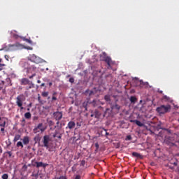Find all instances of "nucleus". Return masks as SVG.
Returning a JSON list of instances; mask_svg holds the SVG:
<instances>
[{
  "mask_svg": "<svg viewBox=\"0 0 179 179\" xmlns=\"http://www.w3.org/2000/svg\"><path fill=\"white\" fill-rule=\"evenodd\" d=\"M137 100H138V99H136V96H133L130 97L131 103H136Z\"/></svg>",
  "mask_w": 179,
  "mask_h": 179,
  "instance_id": "nucleus-20",
  "label": "nucleus"
},
{
  "mask_svg": "<svg viewBox=\"0 0 179 179\" xmlns=\"http://www.w3.org/2000/svg\"><path fill=\"white\" fill-rule=\"evenodd\" d=\"M6 81H7V82H10V78H7V79H6Z\"/></svg>",
  "mask_w": 179,
  "mask_h": 179,
  "instance_id": "nucleus-47",
  "label": "nucleus"
},
{
  "mask_svg": "<svg viewBox=\"0 0 179 179\" xmlns=\"http://www.w3.org/2000/svg\"><path fill=\"white\" fill-rule=\"evenodd\" d=\"M130 122H134L135 124H136V125H138V127H143V123L141 122V121L138 120H130Z\"/></svg>",
  "mask_w": 179,
  "mask_h": 179,
  "instance_id": "nucleus-14",
  "label": "nucleus"
},
{
  "mask_svg": "<svg viewBox=\"0 0 179 179\" xmlns=\"http://www.w3.org/2000/svg\"><path fill=\"white\" fill-rule=\"evenodd\" d=\"M102 54L103 55L101 56V61H103V62H106V64H107L108 69H112V65H114V62L113 61L111 57L107 56V53H106V52H103Z\"/></svg>",
  "mask_w": 179,
  "mask_h": 179,
  "instance_id": "nucleus-1",
  "label": "nucleus"
},
{
  "mask_svg": "<svg viewBox=\"0 0 179 179\" xmlns=\"http://www.w3.org/2000/svg\"><path fill=\"white\" fill-rule=\"evenodd\" d=\"M37 83H41V80H37Z\"/></svg>",
  "mask_w": 179,
  "mask_h": 179,
  "instance_id": "nucleus-48",
  "label": "nucleus"
},
{
  "mask_svg": "<svg viewBox=\"0 0 179 179\" xmlns=\"http://www.w3.org/2000/svg\"><path fill=\"white\" fill-rule=\"evenodd\" d=\"M171 108V106L170 105H162L159 107H157L156 109L157 113L159 114H166L170 109Z\"/></svg>",
  "mask_w": 179,
  "mask_h": 179,
  "instance_id": "nucleus-2",
  "label": "nucleus"
},
{
  "mask_svg": "<svg viewBox=\"0 0 179 179\" xmlns=\"http://www.w3.org/2000/svg\"><path fill=\"white\" fill-rule=\"evenodd\" d=\"M38 100H40V96H38Z\"/></svg>",
  "mask_w": 179,
  "mask_h": 179,
  "instance_id": "nucleus-56",
  "label": "nucleus"
},
{
  "mask_svg": "<svg viewBox=\"0 0 179 179\" xmlns=\"http://www.w3.org/2000/svg\"><path fill=\"white\" fill-rule=\"evenodd\" d=\"M126 141H132V136L131 135L127 136Z\"/></svg>",
  "mask_w": 179,
  "mask_h": 179,
  "instance_id": "nucleus-31",
  "label": "nucleus"
},
{
  "mask_svg": "<svg viewBox=\"0 0 179 179\" xmlns=\"http://www.w3.org/2000/svg\"><path fill=\"white\" fill-rule=\"evenodd\" d=\"M24 100H26V98L23 94H20L16 98V104L21 110H23V101H24Z\"/></svg>",
  "mask_w": 179,
  "mask_h": 179,
  "instance_id": "nucleus-4",
  "label": "nucleus"
},
{
  "mask_svg": "<svg viewBox=\"0 0 179 179\" xmlns=\"http://www.w3.org/2000/svg\"><path fill=\"white\" fill-rule=\"evenodd\" d=\"M36 167L38 169L40 167H43V169H45V167H47V166H48V164H44L43 162H36Z\"/></svg>",
  "mask_w": 179,
  "mask_h": 179,
  "instance_id": "nucleus-12",
  "label": "nucleus"
},
{
  "mask_svg": "<svg viewBox=\"0 0 179 179\" xmlns=\"http://www.w3.org/2000/svg\"><path fill=\"white\" fill-rule=\"evenodd\" d=\"M30 83H31V82H30L28 78H22L20 80V85H22V86L30 85Z\"/></svg>",
  "mask_w": 179,
  "mask_h": 179,
  "instance_id": "nucleus-9",
  "label": "nucleus"
},
{
  "mask_svg": "<svg viewBox=\"0 0 179 179\" xmlns=\"http://www.w3.org/2000/svg\"><path fill=\"white\" fill-rule=\"evenodd\" d=\"M23 143H22V141H18L17 143V148H21L22 149H23Z\"/></svg>",
  "mask_w": 179,
  "mask_h": 179,
  "instance_id": "nucleus-25",
  "label": "nucleus"
},
{
  "mask_svg": "<svg viewBox=\"0 0 179 179\" xmlns=\"http://www.w3.org/2000/svg\"><path fill=\"white\" fill-rule=\"evenodd\" d=\"M27 50H33V48H31V47H30V46H28V47H27Z\"/></svg>",
  "mask_w": 179,
  "mask_h": 179,
  "instance_id": "nucleus-42",
  "label": "nucleus"
},
{
  "mask_svg": "<svg viewBox=\"0 0 179 179\" xmlns=\"http://www.w3.org/2000/svg\"><path fill=\"white\" fill-rule=\"evenodd\" d=\"M34 76H36V73H32V75L30 76L29 78L30 79H33V78H34Z\"/></svg>",
  "mask_w": 179,
  "mask_h": 179,
  "instance_id": "nucleus-34",
  "label": "nucleus"
},
{
  "mask_svg": "<svg viewBox=\"0 0 179 179\" xmlns=\"http://www.w3.org/2000/svg\"><path fill=\"white\" fill-rule=\"evenodd\" d=\"M5 125H6V120H1L0 122V127H5Z\"/></svg>",
  "mask_w": 179,
  "mask_h": 179,
  "instance_id": "nucleus-23",
  "label": "nucleus"
},
{
  "mask_svg": "<svg viewBox=\"0 0 179 179\" xmlns=\"http://www.w3.org/2000/svg\"><path fill=\"white\" fill-rule=\"evenodd\" d=\"M44 86H45V83H42V84L41 85V87H44Z\"/></svg>",
  "mask_w": 179,
  "mask_h": 179,
  "instance_id": "nucleus-45",
  "label": "nucleus"
},
{
  "mask_svg": "<svg viewBox=\"0 0 179 179\" xmlns=\"http://www.w3.org/2000/svg\"><path fill=\"white\" fill-rule=\"evenodd\" d=\"M162 100L164 101H168V103H172L173 102V100H171V99H170V97H169L166 95L163 96Z\"/></svg>",
  "mask_w": 179,
  "mask_h": 179,
  "instance_id": "nucleus-15",
  "label": "nucleus"
},
{
  "mask_svg": "<svg viewBox=\"0 0 179 179\" xmlns=\"http://www.w3.org/2000/svg\"><path fill=\"white\" fill-rule=\"evenodd\" d=\"M34 87V84L33 82H31L29 84H28V86L25 87L26 90H30V89H33Z\"/></svg>",
  "mask_w": 179,
  "mask_h": 179,
  "instance_id": "nucleus-16",
  "label": "nucleus"
},
{
  "mask_svg": "<svg viewBox=\"0 0 179 179\" xmlns=\"http://www.w3.org/2000/svg\"><path fill=\"white\" fill-rule=\"evenodd\" d=\"M5 59L7 60V61H9V56L8 55H5Z\"/></svg>",
  "mask_w": 179,
  "mask_h": 179,
  "instance_id": "nucleus-39",
  "label": "nucleus"
},
{
  "mask_svg": "<svg viewBox=\"0 0 179 179\" xmlns=\"http://www.w3.org/2000/svg\"><path fill=\"white\" fill-rule=\"evenodd\" d=\"M178 164L177 162H174V163H173V165H174V166H177Z\"/></svg>",
  "mask_w": 179,
  "mask_h": 179,
  "instance_id": "nucleus-51",
  "label": "nucleus"
},
{
  "mask_svg": "<svg viewBox=\"0 0 179 179\" xmlns=\"http://www.w3.org/2000/svg\"><path fill=\"white\" fill-rule=\"evenodd\" d=\"M1 178L2 179H8V178H9V176L7 173H4L2 175Z\"/></svg>",
  "mask_w": 179,
  "mask_h": 179,
  "instance_id": "nucleus-28",
  "label": "nucleus"
},
{
  "mask_svg": "<svg viewBox=\"0 0 179 179\" xmlns=\"http://www.w3.org/2000/svg\"><path fill=\"white\" fill-rule=\"evenodd\" d=\"M100 112L99 110H95L92 114H91V117H94V118H100Z\"/></svg>",
  "mask_w": 179,
  "mask_h": 179,
  "instance_id": "nucleus-13",
  "label": "nucleus"
},
{
  "mask_svg": "<svg viewBox=\"0 0 179 179\" xmlns=\"http://www.w3.org/2000/svg\"><path fill=\"white\" fill-rule=\"evenodd\" d=\"M75 127H76V123L74 121H70L67 124L66 129H74Z\"/></svg>",
  "mask_w": 179,
  "mask_h": 179,
  "instance_id": "nucleus-11",
  "label": "nucleus"
},
{
  "mask_svg": "<svg viewBox=\"0 0 179 179\" xmlns=\"http://www.w3.org/2000/svg\"><path fill=\"white\" fill-rule=\"evenodd\" d=\"M1 62H2V59H0V68H1V66H5V64H1Z\"/></svg>",
  "mask_w": 179,
  "mask_h": 179,
  "instance_id": "nucleus-36",
  "label": "nucleus"
},
{
  "mask_svg": "<svg viewBox=\"0 0 179 179\" xmlns=\"http://www.w3.org/2000/svg\"><path fill=\"white\" fill-rule=\"evenodd\" d=\"M0 120H1V117H0Z\"/></svg>",
  "mask_w": 179,
  "mask_h": 179,
  "instance_id": "nucleus-57",
  "label": "nucleus"
},
{
  "mask_svg": "<svg viewBox=\"0 0 179 179\" xmlns=\"http://www.w3.org/2000/svg\"><path fill=\"white\" fill-rule=\"evenodd\" d=\"M106 135H110V134H109V133H108V132H106Z\"/></svg>",
  "mask_w": 179,
  "mask_h": 179,
  "instance_id": "nucleus-53",
  "label": "nucleus"
},
{
  "mask_svg": "<svg viewBox=\"0 0 179 179\" xmlns=\"http://www.w3.org/2000/svg\"><path fill=\"white\" fill-rule=\"evenodd\" d=\"M53 117L56 120V121H57V124L58 125V124H59V121L62 120V112H55L53 113Z\"/></svg>",
  "mask_w": 179,
  "mask_h": 179,
  "instance_id": "nucleus-6",
  "label": "nucleus"
},
{
  "mask_svg": "<svg viewBox=\"0 0 179 179\" xmlns=\"http://www.w3.org/2000/svg\"><path fill=\"white\" fill-rule=\"evenodd\" d=\"M56 94H57V92H54L53 93V96L52 97V101L57 100V97L55 96Z\"/></svg>",
  "mask_w": 179,
  "mask_h": 179,
  "instance_id": "nucleus-32",
  "label": "nucleus"
},
{
  "mask_svg": "<svg viewBox=\"0 0 179 179\" xmlns=\"http://www.w3.org/2000/svg\"><path fill=\"white\" fill-rule=\"evenodd\" d=\"M104 99L106 100V101H107L108 103H110V101H111V96L110 95H106L104 96Z\"/></svg>",
  "mask_w": 179,
  "mask_h": 179,
  "instance_id": "nucleus-21",
  "label": "nucleus"
},
{
  "mask_svg": "<svg viewBox=\"0 0 179 179\" xmlns=\"http://www.w3.org/2000/svg\"><path fill=\"white\" fill-rule=\"evenodd\" d=\"M47 129V127H44V124L39 123L36 127H35L33 129L34 134H38L41 132V134H43L44 131Z\"/></svg>",
  "mask_w": 179,
  "mask_h": 179,
  "instance_id": "nucleus-3",
  "label": "nucleus"
},
{
  "mask_svg": "<svg viewBox=\"0 0 179 179\" xmlns=\"http://www.w3.org/2000/svg\"><path fill=\"white\" fill-rule=\"evenodd\" d=\"M140 85L141 87H143V86H145V87H148V86H149V83L148 82L144 83L143 80H140Z\"/></svg>",
  "mask_w": 179,
  "mask_h": 179,
  "instance_id": "nucleus-18",
  "label": "nucleus"
},
{
  "mask_svg": "<svg viewBox=\"0 0 179 179\" xmlns=\"http://www.w3.org/2000/svg\"><path fill=\"white\" fill-rule=\"evenodd\" d=\"M37 71V67L34 66H29L27 68V73H36Z\"/></svg>",
  "mask_w": 179,
  "mask_h": 179,
  "instance_id": "nucleus-8",
  "label": "nucleus"
},
{
  "mask_svg": "<svg viewBox=\"0 0 179 179\" xmlns=\"http://www.w3.org/2000/svg\"><path fill=\"white\" fill-rule=\"evenodd\" d=\"M1 131L3 133L5 131V128L4 127L1 128Z\"/></svg>",
  "mask_w": 179,
  "mask_h": 179,
  "instance_id": "nucleus-43",
  "label": "nucleus"
},
{
  "mask_svg": "<svg viewBox=\"0 0 179 179\" xmlns=\"http://www.w3.org/2000/svg\"><path fill=\"white\" fill-rule=\"evenodd\" d=\"M69 82H70V83H73V82H75V79L73 78H70Z\"/></svg>",
  "mask_w": 179,
  "mask_h": 179,
  "instance_id": "nucleus-33",
  "label": "nucleus"
},
{
  "mask_svg": "<svg viewBox=\"0 0 179 179\" xmlns=\"http://www.w3.org/2000/svg\"><path fill=\"white\" fill-rule=\"evenodd\" d=\"M53 138H58V139H61V138H62V134H59V133L56 131L53 135Z\"/></svg>",
  "mask_w": 179,
  "mask_h": 179,
  "instance_id": "nucleus-17",
  "label": "nucleus"
},
{
  "mask_svg": "<svg viewBox=\"0 0 179 179\" xmlns=\"http://www.w3.org/2000/svg\"><path fill=\"white\" fill-rule=\"evenodd\" d=\"M10 47H13V45H10Z\"/></svg>",
  "mask_w": 179,
  "mask_h": 179,
  "instance_id": "nucleus-54",
  "label": "nucleus"
},
{
  "mask_svg": "<svg viewBox=\"0 0 179 179\" xmlns=\"http://www.w3.org/2000/svg\"><path fill=\"white\" fill-rule=\"evenodd\" d=\"M23 170H27V166L26 165H24L22 166Z\"/></svg>",
  "mask_w": 179,
  "mask_h": 179,
  "instance_id": "nucleus-40",
  "label": "nucleus"
},
{
  "mask_svg": "<svg viewBox=\"0 0 179 179\" xmlns=\"http://www.w3.org/2000/svg\"><path fill=\"white\" fill-rule=\"evenodd\" d=\"M115 107H120V106L118 104H115Z\"/></svg>",
  "mask_w": 179,
  "mask_h": 179,
  "instance_id": "nucleus-52",
  "label": "nucleus"
},
{
  "mask_svg": "<svg viewBox=\"0 0 179 179\" xmlns=\"http://www.w3.org/2000/svg\"><path fill=\"white\" fill-rule=\"evenodd\" d=\"M74 179H80V176L77 175Z\"/></svg>",
  "mask_w": 179,
  "mask_h": 179,
  "instance_id": "nucleus-41",
  "label": "nucleus"
},
{
  "mask_svg": "<svg viewBox=\"0 0 179 179\" xmlns=\"http://www.w3.org/2000/svg\"><path fill=\"white\" fill-rule=\"evenodd\" d=\"M132 156H134V157H141V154L134 152L132 153Z\"/></svg>",
  "mask_w": 179,
  "mask_h": 179,
  "instance_id": "nucleus-27",
  "label": "nucleus"
},
{
  "mask_svg": "<svg viewBox=\"0 0 179 179\" xmlns=\"http://www.w3.org/2000/svg\"><path fill=\"white\" fill-rule=\"evenodd\" d=\"M3 85L5 83V82L2 81Z\"/></svg>",
  "mask_w": 179,
  "mask_h": 179,
  "instance_id": "nucleus-55",
  "label": "nucleus"
},
{
  "mask_svg": "<svg viewBox=\"0 0 179 179\" xmlns=\"http://www.w3.org/2000/svg\"><path fill=\"white\" fill-rule=\"evenodd\" d=\"M99 146H100V145H99V143H95V148H96V150H99Z\"/></svg>",
  "mask_w": 179,
  "mask_h": 179,
  "instance_id": "nucleus-35",
  "label": "nucleus"
},
{
  "mask_svg": "<svg viewBox=\"0 0 179 179\" xmlns=\"http://www.w3.org/2000/svg\"><path fill=\"white\" fill-rule=\"evenodd\" d=\"M31 106H32V103H30L28 105V107H31Z\"/></svg>",
  "mask_w": 179,
  "mask_h": 179,
  "instance_id": "nucleus-50",
  "label": "nucleus"
},
{
  "mask_svg": "<svg viewBox=\"0 0 179 179\" xmlns=\"http://www.w3.org/2000/svg\"><path fill=\"white\" fill-rule=\"evenodd\" d=\"M27 43H29V44H31V40L27 39Z\"/></svg>",
  "mask_w": 179,
  "mask_h": 179,
  "instance_id": "nucleus-44",
  "label": "nucleus"
},
{
  "mask_svg": "<svg viewBox=\"0 0 179 179\" xmlns=\"http://www.w3.org/2000/svg\"><path fill=\"white\" fill-rule=\"evenodd\" d=\"M49 86L50 87L52 86V83H49Z\"/></svg>",
  "mask_w": 179,
  "mask_h": 179,
  "instance_id": "nucleus-49",
  "label": "nucleus"
},
{
  "mask_svg": "<svg viewBox=\"0 0 179 179\" xmlns=\"http://www.w3.org/2000/svg\"><path fill=\"white\" fill-rule=\"evenodd\" d=\"M21 141H22V143L25 146H27V145H29V143H30V138L27 136H24L23 138L21 139Z\"/></svg>",
  "mask_w": 179,
  "mask_h": 179,
  "instance_id": "nucleus-10",
  "label": "nucleus"
},
{
  "mask_svg": "<svg viewBox=\"0 0 179 179\" xmlns=\"http://www.w3.org/2000/svg\"><path fill=\"white\" fill-rule=\"evenodd\" d=\"M20 139V134H16L14 137L13 142H17Z\"/></svg>",
  "mask_w": 179,
  "mask_h": 179,
  "instance_id": "nucleus-24",
  "label": "nucleus"
},
{
  "mask_svg": "<svg viewBox=\"0 0 179 179\" xmlns=\"http://www.w3.org/2000/svg\"><path fill=\"white\" fill-rule=\"evenodd\" d=\"M76 127L75 128V129H79V128L82 127V122H77L76 123Z\"/></svg>",
  "mask_w": 179,
  "mask_h": 179,
  "instance_id": "nucleus-26",
  "label": "nucleus"
},
{
  "mask_svg": "<svg viewBox=\"0 0 179 179\" xmlns=\"http://www.w3.org/2000/svg\"><path fill=\"white\" fill-rule=\"evenodd\" d=\"M22 122H23L24 124L26 122V120H24V119H22Z\"/></svg>",
  "mask_w": 179,
  "mask_h": 179,
  "instance_id": "nucleus-46",
  "label": "nucleus"
},
{
  "mask_svg": "<svg viewBox=\"0 0 179 179\" xmlns=\"http://www.w3.org/2000/svg\"><path fill=\"white\" fill-rule=\"evenodd\" d=\"M43 146L45 148H50V145H48V143H50V136L48 135H45L43 136Z\"/></svg>",
  "mask_w": 179,
  "mask_h": 179,
  "instance_id": "nucleus-7",
  "label": "nucleus"
},
{
  "mask_svg": "<svg viewBox=\"0 0 179 179\" xmlns=\"http://www.w3.org/2000/svg\"><path fill=\"white\" fill-rule=\"evenodd\" d=\"M85 93H87V94H89V96H93V94H96V92H94V91L93 90H86Z\"/></svg>",
  "mask_w": 179,
  "mask_h": 179,
  "instance_id": "nucleus-19",
  "label": "nucleus"
},
{
  "mask_svg": "<svg viewBox=\"0 0 179 179\" xmlns=\"http://www.w3.org/2000/svg\"><path fill=\"white\" fill-rule=\"evenodd\" d=\"M29 59L31 62H34V64H40V62H41V58L36 56V55H30Z\"/></svg>",
  "mask_w": 179,
  "mask_h": 179,
  "instance_id": "nucleus-5",
  "label": "nucleus"
},
{
  "mask_svg": "<svg viewBox=\"0 0 179 179\" xmlns=\"http://www.w3.org/2000/svg\"><path fill=\"white\" fill-rule=\"evenodd\" d=\"M6 153H8L9 157H12V152L10 151H8Z\"/></svg>",
  "mask_w": 179,
  "mask_h": 179,
  "instance_id": "nucleus-37",
  "label": "nucleus"
},
{
  "mask_svg": "<svg viewBox=\"0 0 179 179\" xmlns=\"http://www.w3.org/2000/svg\"><path fill=\"white\" fill-rule=\"evenodd\" d=\"M43 97H48V92H42Z\"/></svg>",
  "mask_w": 179,
  "mask_h": 179,
  "instance_id": "nucleus-30",
  "label": "nucleus"
},
{
  "mask_svg": "<svg viewBox=\"0 0 179 179\" xmlns=\"http://www.w3.org/2000/svg\"><path fill=\"white\" fill-rule=\"evenodd\" d=\"M57 179H67L66 176H60L57 178Z\"/></svg>",
  "mask_w": 179,
  "mask_h": 179,
  "instance_id": "nucleus-38",
  "label": "nucleus"
},
{
  "mask_svg": "<svg viewBox=\"0 0 179 179\" xmlns=\"http://www.w3.org/2000/svg\"><path fill=\"white\" fill-rule=\"evenodd\" d=\"M98 103H99V101L94 100L93 102H92V105L94 106V107H96Z\"/></svg>",
  "mask_w": 179,
  "mask_h": 179,
  "instance_id": "nucleus-29",
  "label": "nucleus"
},
{
  "mask_svg": "<svg viewBox=\"0 0 179 179\" xmlns=\"http://www.w3.org/2000/svg\"><path fill=\"white\" fill-rule=\"evenodd\" d=\"M24 117L27 118V120H30V118H31V113L27 112L24 114Z\"/></svg>",
  "mask_w": 179,
  "mask_h": 179,
  "instance_id": "nucleus-22",
  "label": "nucleus"
}]
</instances>
